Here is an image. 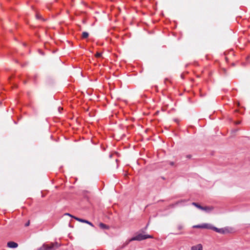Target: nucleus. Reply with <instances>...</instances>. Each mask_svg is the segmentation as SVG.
<instances>
[{
    "label": "nucleus",
    "instance_id": "nucleus-1",
    "mask_svg": "<svg viewBox=\"0 0 250 250\" xmlns=\"http://www.w3.org/2000/svg\"><path fill=\"white\" fill-rule=\"evenodd\" d=\"M193 228L198 229H210L221 234H226L230 233L232 230V229L231 228L226 227L224 228L218 229L217 228L212 226L211 225L209 224H203L202 225H194L193 226Z\"/></svg>",
    "mask_w": 250,
    "mask_h": 250
},
{
    "label": "nucleus",
    "instance_id": "nucleus-2",
    "mask_svg": "<svg viewBox=\"0 0 250 250\" xmlns=\"http://www.w3.org/2000/svg\"><path fill=\"white\" fill-rule=\"evenodd\" d=\"M153 236L150 235L148 234H139L135 236L134 237H132L131 239L129 240L128 241L125 242V243L123 246V248L127 246L129 243L132 241H141L144 239H146L147 238H152Z\"/></svg>",
    "mask_w": 250,
    "mask_h": 250
},
{
    "label": "nucleus",
    "instance_id": "nucleus-3",
    "mask_svg": "<svg viewBox=\"0 0 250 250\" xmlns=\"http://www.w3.org/2000/svg\"><path fill=\"white\" fill-rule=\"evenodd\" d=\"M59 244L57 243H51L49 244H43L37 250H54L55 249L59 248Z\"/></svg>",
    "mask_w": 250,
    "mask_h": 250
},
{
    "label": "nucleus",
    "instance_id": "nucleus-4",
    "mask_svg": "<svg viewBox=\"0 0 250 250\" xmlns=\"http://www.w3.org/2000/svg\"><path fill=\"white\" fill-rule=\"evenodd\" d=\"M184 228V226L182 224H177L176 226V229L178 231V233H176V234H183V232H182L183 229Z\"/></svg>",
    "mask_w": 250,
    "mask_h": 250
},
{
    "label": "nucleus",
    "instance_id": "nucleus-5",
    "mask_svg": "<svg viewBox=\"0 0 250 250\" xmlns=\"http://www.w3.org/2000/svg\"><path fill=\"white\" fill-rule=\"evenodd\" d=\"M7 247L10 248H16L18 247V244L13 241L8 242L7 244Z\"/></svg>",
    "mask_w": 250,
    "mask_h": 250
},
{
    "label": "nucleus",
    "instance_id": "nucleus-6",
    "mask_svg": "<svg viewBox=\"0 0 250 250\" xmlns=\"http://www.w3.org/2000/svg\"><path fill=\"white\" fill-rule=\"evenodd\" d=\"M213 209V207L212 206H205L203 207L202 210L205 211L207 212H209Z\"/></svg>",
    "mask_w": 250,
    "mask_h": 250
},
{
    "label": "nucleus",
    "instance_id": "nucleus-7",
    "mask_svg": "<svg viewBox=\"0 0 250 250\" xmlns=\"http://www.w3.org/2000/svg\"><path fill=\"white\" fill-rule=\"evenodd\" d=\"M191 250H203L202 245L199 244L197 245L192 246L191 248Z\"/></svg>",
    "mask_w": 250,
    "mask_h": 250
},
{
    "label": "nucleus",
    "instance_id": "nucleus-8",
    "mask_svg": "<svg viewBox=\"0 0 250 250\" xmlns=\"http://www.w3.org/2000/svg\"><path fill=\"white\" fill-rule=\"evenodd\" d=\"M99 227L101 229H109V227L107 226H106L105 224H104L103 223H100Z\"/></svg>",
    "mask_w": 250,
    "mask_h": 250
},
{
    "label": "nucleus",
    "instance_id": "nucleus-9",
    "mask_svg": "<svg viewBox=\"0 0 250 250\" xmlns=\"http://www.w3.org/2000/svg\"><path fill=\"white\" fill-rule=\"evenodd\" d=\"M192 204L195 207H196V208H198L199 209H200L202 210V206H200V205H199L198 204L196 203H195V202H193L192 203Z\"/></svg>",
    "mask_w": 250,
    "mask_h": 250
},
{
    "label": "nucleus",
    "instance_id": "nucleus-10",
    "mask_svg": "<svg viewBox=\"0 0 250 250\" xmlns=\"http://www.w3.org/2000/svg\"><path fill=\"white\" fill-rule=\"evenodd\" d=\"M83 38H87L88 37V33L86 32H83L82 34Z\"/></svg>",
    "mask_w": 250,
    "mask_h": 250
},
{
    "label": "nucleus",
    "instance_id": "nucleus-11",
    "mask_svg": "<svg viewBox=\"0 0 250 250\" xmlns=\"http://www.w3.org/2000/svg\"><path fill=\"white\" fill-rule=\"evenodd\" d=\"M73 218L75 220H77V221H78L79 222H82V223H84V219H81V218H78V217H73Z\"/></svg>",
    "mask_w": 250,
    "mask_h": 250
},
{
    "label": "nucleus",
    "instance_id": "nucleus-12",
    "mask_svg": "<svg viewBox=\"0 0 250 250\" xmlns=\"http://www.w3.org/2000/svg\"><path fill=\"white\" fill-rule=\"evenodd\" d=\"M95 57H97V58H100L101 57H102V53H97L96 54H95Z\"/></svg>",
    "mask_w": 250,
    "mask_h": 250
},
{
    "label": "nucleus",
    "instance_id": "nucleus-13",
    "mask_svg": "<svg viewBox=\"0 0 250 250\" xmlns=\"http://www.w3.org/2000/svg\"><path fill=\"white\" fill-rule=\"evenodd\" d=\"M84 223H86V224H88V225H90L91 226H93V224L91 222H89L87 220H84Z\"/></svg>",
    "mask_w": 250,
    "mask_h": 250
},
{
    "label": "nucleus",
    "instance_id": "nucleus-14",
    "mask_svg": "<svg viewBox=\"0 0 250 250\" xmlns=\"http://www.w3.org/2000/svg\"><path fill=\"white\" fill-rule=\"evenodd\" d=\"M30 224V221L29 220L25 224V227H27Z\"/></svg>",
    "mask_w": 250,
    "mask_h": 250
},
{
    "label": "nucleus",
    "instance_id": "nucleus-15",
    "mask_svg": "<svg viewBox=\"0 0 250 250\" xmlns=\"http://www.w3.org/2000/svg\"><path fill=\"white\" fill-rule=\"evenodd\" d=\"M65 215L69 216H70V217H72V218H73V217H74L73 216H72V215H71L70 214H69V213H66L65 214Z\"/></svg>",
    "mask_w": 250,
    "mask_h": 250
},
{
    "label": "nucleus",
    "instance_id": "nucleus-16",
    "mask_svg": "<svg viewBox=\"0 0 250 250\" xmlns=\"http://www.w3.org/2000/svg\"><path fill=\"white\" fill-rule=\"evenodd\" d=\"M36 17H37V19H40V18H41V16H40V15H38V14H37V15H36Z\"/></svg>",
    "mask_w": 250,
    "mask_h": 250
},
{
    "label": "nucleus",
    "instance_id": "nucleus-17",
    "mask_svg": "<svg viewBox=\"0 0 250 250\" xmlns=\"http://www.w3.org/2000/svg\"><path fill=\"white\" fill-rule=\"evenodd\" d=\"M187 157L188 158H190L191 157V155H188L187 156Z\"/></svg>",
    "mask_w": 250,
    "mask_h": 250
}]
</instances>
